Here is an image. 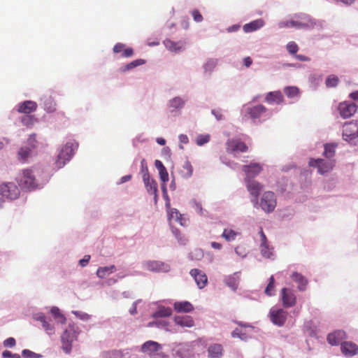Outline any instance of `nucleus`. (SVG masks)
I'll list each match as a JSON object with an SVG mask.
<instances>
[{
    "instance_id": "obj_1",
    "label": "nucleus",
    "mask_w": 358,
    "mask_h": 358,
    "mask_svg": "<svg viewBox=\"0 0 358 358\" xmlns=\"http://www.w3.org/2000/svg\"><path fill=\"white\" fill-rule=\"evenodd\" d=\"M17 182L22 189L27 190H34L41 188L42 185L39 184L34 171L31 169L23 170L22 175L17 178Z\"/></svg>"
},
{
    "instance_id": "obj_2",
    "label": "nucleus",
    "mask_w": 358,
    "mask_h": 358,
    "mask_svg": "<svg viewBox=\"0 0 358 358\" xmlns=\"http://www.w3.org/2000/svg\"><path fill=\"white\" fill-rule=\"evenodd\" d=\"M187 102L185 96H175L169 99L166 102V110L171 117H178L182 114Z\"/></svg>"
},
{
    "instance_id": "obj_3",
    "label": "nucleus",
    "mask_w": 358,
    "mask_h": 358,
    "mask_svg": "<svg viewBox=\"0 0 358 358\" xmlns=\"http://www.w3.org/2000/svg\"><path fill=\"white\" fill-rule=\"evenodd\" d=\"M78 144L76 142H67L60 150L55 165L57 168H62L66 162H69L72 158L74 150L77 149Z\"/></svg>"
},
{
    "instance_id": "obj_4",
    "label": "nucleus",
    "mask_w": 358,
    "mask_h": 358,
    "mask_svg": "<svg viewBox=\"0 0 358 358\" xmlns=\"http://www.w3.org/2000/svg\"><path fill=\"white\" fill-rule=\"evenodd\" d=\"M162 347L159 343L148 341L141 345V351L150 358H167V356L162 352Z\"/></svg>"
},
{
    "instance_id": "obj_5",
    "label": "nucleus",
    "mask_w": 358,
    "mask_h": 358,
    "mask_svg": "<svg viewBox=\"0 0 358 358\" xmlns=\"http://www.w3.org/2000/svg\"><path fill=\"white\" fill-rule=\"evenodd\" d=\"M77 334L75 327L73 324H69L67 329H66L61 336L62 343V349L66 354H70L72 350V343L76 340Z\"/></svg>"
},
{
    "instance_id": "obj_6",
    "label": "nucleus",
    "mask_w": 358,
    "mask_h": 358,
    "mask_svg": "<svg viewBox=\"0 0 358 358\" xmlns=\"http://www.w3.org/2000/svg\"><path fill=\"white\" fill-rule=\"evenodd\" d=\"M336 164L335 159H310L309 162L310 166L315 167L317 169V172L324 175L329 171H331Z\"/></svg>"
},
{
    "instance_id": "obj_7",
    "label": "nucleus",
    "mask_w": 358,
    "mask_h": 358,
    "mask_svg": "<svg viewBox=\"0 0 358 358\" xmlns=\"http://www.w3.org/2000/svg\"><path fill=\"white\" fill-rule=\"evenodd\" d=\"M245 185L250 194L252 196L251 202L254 207H258V196L260 192L263 189V185L259 182L250 178L245 179Z\"/></svg>"
},
{
    "instance_id": "obj_8",
    "label": "nucleus",
    "mask_w": 358,
    "mask_h": 358,
    "mask_svg": "<svg viewBox=\"0 0 358 358\" xmlns=\"http://www.w3.org/2000/svg\"><path fill=\"white\" fill-rule=\"evenodd\" d=\"M258 206L267 213H271L274 210L276 206V198L273 192H264L260 200L259 204Z\"/></svg>"
},
{
    "instance_id": "obj_9",
    "label": "nucleus",
    "mask_w": 358,
    "mask_h": 358,
    "mask_svg": "<svg viewBox=\"0 0 358 358\" xmlns=\"http://www.w3.org/2000/svg\"><path fill=\"white\" fill-rule=\"evenodd\" d=\"M142 266L143 268L155 273H167L171 269V266L169 264L155 260L143 262Z\"/></svg>"
},
{
    "instance_id": "obj_10",
    "label": "nucleus",
    "mask_w": 358,
    "mask_h": 358,
    "mask_svg": "<svg viewBox=\"0 0 358 358\" xmlns=\"http://www.w3.org/2000/svg\"><path fill=\"white\" fill-rule=\"evenodd\" d=\"M288 313L282 308L272 307L269 311V317L273 324L282 327L287 320Z\"/></svg>"
},
{
    "instance_id": "obj_11",
    "label": "nucleus",
    "mask_w": 358,
    "mask_h": 358,
    "mask_svg": "<svg viewBox=\"0 0 358 358\" xmlns=\"http://www.w3.org/2000/svg\"><path fill=\"white\" fill-rule=\"evenodd\" d=\"M244 108L253 120H260L262 118L264 120L269 117L271 115L266 108L261 104L252 107L245 106Z\"/></svg>"
},
{
    "instance_id": "obj_12",
    "label": "nucleus",
    "mask_w": 358,
    "mask_h": 358,
    "mask_svg": "<svg viewBox=\"0 0 358 358\" xmlns=\"http://www.w3.org/2000/svg\"><path fill=\"white\" fill-rule=\"evenodd\" d=\"M0 195L10 200L16 199L20 195V189L13 182H6L0 185Z\"/></svg>"
},
{
    "instance_id": "obj_13",
    "label": "nucleus",
    "mask_w": 358,
    "mask_h": 358,
    "mask_svg": "<svg viewBox=\"0 0 358 358\" xmlns=\"http://www.w3.org/2000/svg\"><path fill=\"white\" fill-rule=\"evenodd\" d=\"M191 353V345L188 343H175L172 348V355L175 358H187Z\"/></svg>"
},
{
    "instance_id": "obj_14",
    "label": "nucleus",
    "mask_w": 358,
    "mask_h": 358,
    "mask_svg": "<svg viewBox=\"0 0 358 358\" xmlns=\"http://www.w3.org/2000/svg\"><path fill=\"white\" fill-rule=\"evenodd\" d=\"M32 317L34 320L38 321L41 323L43 329L48 334L52 335L55 334V324L51 322L50 319L47 318L44 313H36L33 314Z\"/></svg>"
},
{
    "instance_id": "obj_15",
    "label": "nucleus",
    "mask_w": 358,
    "mask_h": 358,
    "mask_svg": "<svg viewBox=\"0 0 358 358\" xmlns=\"http://www.w3.org/2000/svg\"><path fill=\"white\" fill-rule=\"evenodd\" d=\"M32 317L34 320L38 321L41 323L43 329L48 334L52 335L55 334V324L51 322L50 319L47 318L44 313H36L33 314Z\"/></svg>"
},
{
    "instance_id": "obj_16",
    "label": "nucleus",
    "mask_w": 358,
    "mask_h": 358,
    "mask_svg": "<svg viewBox=\"0 0 358 358\" xmlns=\"http://www.w3.org/2000/svg\"><path fill=\"white\" fill-rule=\"evenodd\" d=\"M32 317L34 320L38 321L41 323L43 329L48 334L52 335L55 334V324L51 322L50 319L47 318L44 313H36L33 314Z\"/></svg>"
},
{
    "instance_id": "obj_17",
    "label": "nucleus",
    "mask_w": 358,
    "mask_h": 358,
    "mask_svg": "<svg viewBox=\"0 0 358 358\" xmlns=\"http://www.w3.org/2000/svg\"><path fill=\"white\" fill-rule=\"evenodd\" d=\"M280 298L282 305L285 308H290L294 306L296 303V297L294 292L288 288H282L280 292Z\"/></svg>"
},
{
    "instance_id": "obj_18",
    "label": "nucleus",
    "mask_w": 358,
    "mask_h": 358,
    "mask_svg": "<svg viewBox=\"0 0 358 358\" xmlns=\"http://www.w3.org/2000/svg\"><path fill=\"white\" fill-rule=\"evenodd\" d=\"M358 136V124L356 122H348L343 125V138L346 141H350Z\"/></svg>"
},
{
    "instance_id": "obj_19",
    "label": "nucleus",
    "mask_w": 358,
    "mask_h": 358,
    "mask_svg": "<svg viewBox=\"0 0 358 358\" xmlns=\"http://www.w3.org/2000/svg\"><path fill=\"white\" fill-rule=\"evenodd\" d=\"M357 106L352 102H343L338 106V110L343 118H349L357 111Z\"/></svg>"
},
{
    "instance_id": "obj_20",
    "label": "nucleus",
    "mask_w": 358,
    "mask_h": 358,
    "mask_svg": "<svg viewBox=\"0 0 358 358\" xmlns=\"http://www.w3.org/2000/svg\"><path fill=\"white\" fill-rule=\"evenodd\" d=\"M299 22V29H312L315 27L317 22L310 15L305 13H300L295 15Z\"/></svg>"
},
{
    "instance_id": "obj_21",
    "label": "nucleus",
    "mask_w": 358,
    "mask_h": 358,
    "mask_svg": "<svg viewBox=\"0 0 358 358\" xmlns=\"http://www.w3.org/2000/svg\"><path fill=\"white\" fill-rule=\"evenodd\" d=\"M248 147L246 145L238 138H231L227 142V150L229 152L234 153L236 152H246Z\"/></svg>"
},
{
    "instance_id": "obj_22",
    "label": "nucleus",
    "mask_w": 358,
    "mask_h": 358,
    "mask_svg": "<svg viewBox=\"0 0 358 358\" xmlns=\"http://www.w3.org/2000/svg\"><path fill=\"white\" fill-rule=\"evenodd\" d=\"M191 276L194 279L198 287L202 289L206 287L208 282V278L202 271L193 268L189 272Z\"/></svg>"
},
{
    "instance_id": "obj_23",
    "label": "nucleus",
    "mask_w": 358,
    "mask_h": 358,
    "mask_svg": "<svg viewBox=\"0 0 358 358\" xmlns=\"http://www.w3.org/2000/svg\"><path fill=\"white\" fill-rule=\"evenodd\" d=\"M341 350L344 356L352 357L357 354L358 346L352 342H343Z\"/></svg>"
},
{
    "instance_id": "obj_24",
    "label": "nucleus",
    "mask_w": 358,
    "mask_h": 358,
    "mask_svg": "<svg viewBox=\"0 0 358 358\" xmlns=\"http://www.w3.org/2000/svg\"><path fill=\"white\" fill-rule=\"evenodd\" d=\"M262 168L258 163H252L250 165L243 166V171L246 174L245 178H251L257 176L262 171Z\"/></svg>"
},
{
    "instance_id": "obj_25",
    "label": "nucleus",
    "mask_w": 358,
    "mask_h": 358,
    "mask_svg": "<svg viewBox=\"0 0 358 358\" xmlns=\"http://www.w3.org/2000/svg\"><path fill=\"white\" fill-rule=\"evenodd\" d=\"M345 338V332L342 330H337L331 333L327 336V341L331 345H337Z\"/></svg>"
},
{
    "instance_id": "obj_26",
    "label": "nucleus",
    "mask_w": 358,
    "mask_h": 358,
    "mask_svg": "<svg viewBox=\"0 0 358 358\" xmlns=\"http://www.w3.org/2000/svg\"><path fill=\"white\" fill-rule=\"evenodd\" d=\"M265 25V22L263 19H257L249 23L245 24L243 29L245 33H250L259 29Z\"/></svg>"
},
{
    "instance_id": "obj_27",
    "label": "nucleus",
    "mask_w": 358,
    "mask_h": 358,
    "mask_svg": "<svg viewBox=\"0 0 358 358\" xmlns=\"http://www.w3.org/2000/svg\"><path fill=\"white\" fill-rule=\"evenodd\" d=\"M207 352L208 358H222L223 355V348L220 344H212L208 346Z\"/></svg>"
},
{
    "instance_id": "obj_28",
    "label": "nucleus",
    "mask_w": 358,
    "mask_h": 358,
    "mask_svg": "<svg viewBox=\"0 0 358 358\" xmlns=\"http://www.w3.org/2000/svg\"><path fill=\"white\" fill-rule=\"evenodd\" d=\"M174 321L177 325L182 327H192L194 325V320L189 315L176 316Z\"/></svg>"
},
{
    "instance_id": "obj_29",
    "label": "nucleus",
    "mask_w": 358,
    "mask_h": 358,
    "mask_svg": "<svg viewBox=\"0 0 358 358\" xmlns=\"http://www.w3.org/2000/svg\"><path fill=\"white\" fill-rule=\"evenodd\" d=\"M36 108L37 104L36 102L32 101H25L18 105L17 111L19 113L29 114L36 110Z\"/></svg>"
},
{
    "instance_id": "obj_30",
    "label": "nucleus",
    "mask_w": 358,
    "mask_h": 358,
    "mask_svg": "<svg viewBox=\"0 0 358 358\" xmlns=\"http://www.w3.org/2000/svg\"><path fill=\"white\" fill-rule=\"evenodd\" d=\"M239 281V273L238 272L226 276L224 280V283L234 292L238 289Z\"/></svg>"
},
{
    "instance_id": "obj_31",
    "label": "nucleus",
    "mask_w": 358,
    "mask_h": 358,
    "mask_svg": "<svg viewBox=\"0 0 358 358\" xmlns=\"http://www.w3.org/2000/svg\"><path fill=\"white\" fill-rule=\"evenodd\" d=\"M291 278L293 281L298 284L297 287L299 291L303 292L306 290L308 280L302 274L298 272H293Z\"/></svg>"
},
{
    "instance_id": "obj_32",
    "label": "nucleus",
    "mask_w": 358,
    "mask_h": 358,
    "mask_svg": "<svg viewBox=\"0 0 358 358\" xmlns=\"http://www.w3.org/2000/svg\"><path fill=\"white\" fill-rule=\"evenodd\" d=\"M174 309L178 313H189L193 310L194 307L189 301H176L174 303Z\"/></svg>"
},
{
    "instance_id": "obj_33",
    "label": "nucleus",
    "mask_w": 358,
    "mask_h": 358,
    "mask_svg": "<svg viewBox=\"0 0 358 358\" xmlns=\"http://www.w3.org/2000/svg\"><path fill=\"white\" fill-rule=\"evenodd\" d=\"M163 43L171 52H179L184 49L183 43L181 41L174 42L170 39H166Z\"/></svg>"
},
{
    "instance_id": "obj_34",
    "label": "nucleus",
    "mask_w": 358,
    "mask_h": 358,
    "mask_svg": "<svg viewBox=\"0 0 358 358\" xmlns=\"http://www.w3.org/2000/svg\"><path fill=\"white\" fill-rule=\"evenodd\" d=\"M283 96L280 91H274L268 92L265 98L266 102L269 103H280L283 101Z\"/></svg>"
},
{
    "instance_id": "obj_35",
    "label": "nucleus",
    "mask_w": 358,
    "mask_h": 358,
    "mask_svg": "<svg viewBox=\"0 0 358 358\" xmlns=\"http://www.w3.org/2000/svg\"><path fill=\"white\" fill-rule=\"evenodd\" d=\"M172 314V310L171 308L165 307L159 305L155 312L152 315V317L155 319L169 317Z\"/></svg>"
},
{
    "instance_id": "obj_36",
    "label": "nucleus",
    "mask_w": 358,
    "mask_h": 358,
    "mask_svg": "<svg viewBox=\"0 0 358 358\" xmlns=\"http://www.w3.org/2000/svg\"><path fill=\"white\" fill-rule=\"evenodd\" d=\"M338 147V143H327L324 145L323 155L326 159H335L336 149Z\"/></svg>"
},
{
    "instance_id": "obj_37",
    "label": "nucleus",
    "mask_w": 358,
    "mask_h": 358,
    "mask_svg": "<svg viewBox=\"0 0 358 358\" xmlns=\"http://www.w3.org/2000/svg\"><path fill=\"white\" fill-rule=\"evenodd\" d=\"M148 327H155L158 329H164L166 331H170V332H172V333H175L176 331L172 329L171 327V325L169 324V323L166 321V320H156V321H154V322H148Z\"/></svg>"
},
{
    "instance_id": "obj_38",
    "label": "nucleus",
    "mask_w": 358,
    "mask_h": 358,
    "mask_svg": "<svg viewBox=\"0 0 358 358\" xmlns=\"http://www.w3.org/2000/svg\"><path fill=\"white\" fill-rule=\"evenodd\" d=\"M218 63L217 59L210 58L206 61L203 64V69L204 73L208 76H210L212 72L214 71Z\"/></svg>"
},
{
    "instance_id": "obj_39",
    "label": "nucleus",
    "mask_w": 358,
    "mask_h": 358,
    "mask_svg": "<svg viewBox=\"0 0 358 358\" xmlns=\"http://www.w3.org/2000/svg\"><path fill=\"white\" fill-rule=\"evenodd\" d=\"M116 271V267L115 265H111L110 266H101L99 267L96 271V275L99 278H104L110 274L113 273Z\"/></svg>"
},
{
    "instance_id": "obj_40",
    "label": "nucleus",
    "mask_w": 358,
    "mask_h": 358,
    "mask_svg": "<svg viewBox=\"0 0 358 358\" xmlns=\"http://www.w3.org/2000/svg\"><path fill=\"white\" fill-rule=\"evenodd\" d=\"M180 174L185 179H188L192 176L193 167L188 160L184 162L182 169L180 171Z\"/></svg>"
},
{
    "instance_id": "obj_41",
    "label": "nucleus",
    "mask_w": 358,
    "mask_h": 358,
    "mask_svg": "<svg viewBox=\"0 0 358 358\" xmlns=\"http://www.w3.org/2000/svg\"><path fill=\"white\" fill-rule=\"evenodd\" d=\"M50 313L57 323L64 324L66 322V317L60 312L57 306H53L50 309Z\"/></svg>"
},
{
    "instance_id": "obj_42",
    "label": "nucleus",
    "mask_w": 358,
    "mask_h": 358,
    "mask_svg": "<svg viewBox=\"0 0 358 358\" xmlns=\"http://www.w3.org/2000/svg\"><path fill=\"white\" fill-rule=\"evenodd\" d=\"M143 181L148 194L157 192V183L154 179L150 178V176L148 177V180Z\"/></svg>"
},
{
    "instance_id": "obj_43",
    "label": "nucleus",
    "mask_w": 358,
    "mask_h": 358,
    "mask_svg": "<svg viewBox=\"0 0 358 358\" xmlns=\"http://www.w3.org/2000/svg\"><path fill=\"white\" fill-rule=\"evenodd\" d=\"M168 210V217L169 220H174L175 221L179 222L180 225L183 226L184 224L182 222V215L176 208H167Z\"/></svg>"
},
{
    "instance_id": "obj_44",
    "label": "nucleus",
    "mask_w": 358,
    "mask_h": 358,
    "mask_svg": "<svg viewBox=\"0 0 358 358\" xmlns=\"http://www.w3.org/2000/svg\"><path fill=\"white\" fill-rule=\"evenodd\" d=\"M278 27L280 29L282 28H296L299 29V22H297L296 18L294 17V19L290 20H285L281 21L278 24Z\"/></svg>"
},
{
    "instance_id": "obj_45",
    "label": "nucleus",
    "mask_w": 358,
    "mask_h": 358,
    "mask_svg": "<svg viewBox=\"0 0 358 358\" xmlns=\"http://www.w3.org/2000/svg\"><path fill=\"white\" fill-rule=\"evenodd\" d=\"M42 100H43V108L47 112L52 113L55 111V103L52 97H44L43 99H42Z\"/></svg>"
},
{
    "instance_id": "obj_46",
    "label": "nucleus",
    "mask_w": 358,
    "mask_h": 358,
    "mask_svg": "<svg viewBox=\"0 0 358 358\" xmlns=\"http://www.w3.org/2000/svg\"><path fill=\"white\" fill-rule=\"evenodd\" d=\"M145 60L144 59H135L129 63H128L127 64H126L125 66H122L121 68V71L124 72V71H129L134 68H136L140 65H142V64H145Z\"/></svg>"
},
{
    "instance_id": "obj_47",
    "label": "nucleus",
    "mask_w": 358,
    "mask_h": 358,
    "mask_svg": "<svg viewBox=\"0 0 358 358\" xmlns=\"http://www.w3.org/2000/svg\"><path fill=\"white\" fill-rule=\"evenodd\" d=\"M33 150L31 148L27 146L22 147L18 151V158L20 160L23 162L26 161L27 159L30 156Z\"/></svg>"
},
{
    "instance_id": "obj_48",
    "label": "nucleus",
    "mask_w": 358,
    "mask_h": 358,
    "mask_svg": "<svg viewBox=\"0 0 358 358\" xmlns=\"http://www.w3.org/2000/svg\"><path fill=\"white\" fill-rule=\"evenodd\" d=\"M284 93L287 97L293 99L299 96V90L296 87L288 86L284 88Z\"/></svg>"
},
{
    "instance_id": "obj_49",
    "label": "nucleus",
    "mask_w": 358,
    "mask_h": 358,
    "mask_svg": "<svg viewBox=\"0 0 358 358\" xmlns=\"http://www.w3.org/2000/svg\"><path fill=\"white\" fill-rule=\"evenodd\" d=\"M238 233L232 229H225L223 231L222 236L227 241H233L236 239Z\"/></svg>"
},
{
    "instance_id": "obj_50",
    "label": "nucleus",
    "mask_w": 358,
    "mask_h": 358,
    "mask_svg": "<svg viewBox=\"0 0 358 358\" xmlns=\"http://www.w3.org/2000/svg\"><path fill=\"white\" fill-rule=\"evenodd\" d=\"M274 283L275 280L273 275H271L269 278V282L268 285L266 286L264 292L268 296H273L274 295Z\"/></svg>"
},
{
    "instance_id": "obj_51",
    "label": "nucleus",
    "mask_w": 358,
    "mask_h": 358,
    "mask_svg": "<svg viewBox=\"0 0 358 358\" xmlns=\"http://www.w3.org/2000/svg\"><path fill=\"white\" fill-rule=\"evenodd\" d=\"M189 204H190L191 207L193 208L197 213H199V215L203 214V210L202 208V205L196 199H191L189 201Z\"/></svg>"
},
{
    "instance_id": "obj_52",
    "label": "nucleus",
    "mask_w": 358,
    "mask_h": 358,
    "mask_svg": "<svg viewBox=\"0 0 358 358\" xmlns=\"http://www.w3.org/2000/svg\"><path fill=\"white\" fill-rule=\"evenodd\" d=\"M261 254L266 258H271L273 256L272 249H270L268 244L261 243Z\"/></svg>"
},
{
    "instance_id": "obj_53",
    "label": "nucleus",
    "mask_w": 358,
    "mask_h": 358,
    "mask_svg": "<svg viewBox=\"0 0 358 358\" xmlns=\"http://www.w3.org/2000/svg\"><path fill=\"white\" fill-rule=\"evenodd\" d=\"M141 172L142 173L143 180H148V177H150L148 169L145 159H142L141 162Z\"/></svg>"
},
{
    "instance_id": "obj_54",
    "label": "nucleus",
    "mask_w": 358,
    "mask_h": 358,
    "mask_svg": "<svg viewBox=\"0 0 358 358\" xmlns=\"http://www.w3.org/2000/svg\"><path fill=\"white\" fill-rule=\"evenodd\" d=\"M325 83L327 87H334L338 83V78L334 75H330L326 79Z\"/></svg>"
},
{
    "instance_id": "obj_55",
    "label": "nucleus",
    "mask_w": 358,
    "mask_h": 358,
    "mask_svg": "<svg viewBox=\"0 0 358 358\" xmlns=\"http://www.w3.org/2000/svg\"><path fill=\"white\" fill-rule=\"evenodd\" d=\"M210 136L209 134H200L197 136L196 143L199 146H202L209 142Z\"/></svg>"
},
{
    "instance_id": "obj_56",
    "label": "nucleus",
    "mask_w": 358,
    "mask_h": 358,
    "mask_svg": "<svg viewBox=\"0 0 358 358\" xmlns=\"http://www.w3.org/2000/svg\"><path fill=\"white\" fill-rule=\"evenodd\" d=\"M22 356L24 358H41L42 357V355L41 354H37V353L32 352L27 349H24L22 350Z\"/></svg>"
},
{
    "instance_id": "obj_57",
    "label": "nucleus",
    "mask_w": 358,
    "mask_h": 358,
    "mask_svg": "<svg viewBox=\"0 0 358 358\" xmlns=\"http://www.w3.org/2000/svg\"><path fill=\"white\" fill-rule=\"evenodd\" d=\"M172 232H173V235L175 236V237L176 238V239L178 240V241L180 243V244H181V245L186 244L187 239L183 236H182V234H180V231L178 229L173 228Z\"/></svg>"
},
{
    "instance_id": "obj_58",
    "label": "nucleus",
    "mask_w": 358,
    "mask_h": 358,
    "mask_svg": "<svg viewBox=\"0 0 358 358\" xmlns=\"http://www.w3.org/2000/svg\"><path fill=\"white\" fill-rule=\"evenodd\" d=\"M71 313L75 315L78 318L83 321H88L91 318V315L81 311L78 310H72Z\"/></svg>"
},
{
    "instance_id": "obj_59",
    "label": "nucleus",
    "mask_w": 358,
    "mask_h": 358,
    "mask_svg": "<svg viewBox=\"0 0 358 358\" xmlns=\"http://www.w3.org/2000/svg\"><path fill=\"white\" fill-rule=\"evenodd\" d=\"M27 147H29L31 148L32 150H34L36 146H37V141L36 140V135L35 134H31L27 139Z\"/></svg>"
},
{
    "instance_id": "obj_60",
    "label": "nucleus",
    "mask_w": 358,
    "mask_h": 358,
    "mask_svg": "<svg viewBox=\"0 0 358 358\" xmlns=\"http://www.w3.org/2000/svg\"><path fill=\"white\" fill-rule=\"evenodd\" d=\"M231 336L233 338H238L242 341H246L248 338L247 335L242 333L238 329H236L231 332Z\"/></svg>"
},
{
    "instance_id": "obj_61",
    "label": "nucleus",
    "mask_w": 358,
    "mask_h": 358,
    "mask_svg": "<svg viewBox=\"0 0 358 358\" xmlns=\"http://www.w3.org/2000/svg\"><path fill=\"white\" fill-rule=\"evenodd\" d=\"M108 358H124L123 352L120 350H112L107 352Z\"/></svg>"
},
{
    "instance_id": "obj_62",
    "label": "nucleus",
    "mask_w": 358,
    "mask_h": 358,
    "mask_svg": "<svg viewBox=\"0 0 358 358\" xmlns=\"http://www.w3.org/2000/svg\"><path fill=\"white\" fill-rule=\"evenodd\" d=\"M287 51L292 54H296L299 50L297 44L294 41H290L287 45Z\"/></svg>"
},
{
    "instance_id": "obj_63",
    "label": "nucleus",
    "mask_w": 358,
    "mask_h": 358,
    "mask_svg": "<svg viewBox=\"0 0 358 358\" xmlns=\"http://www.w3.org/2000/svg\"><path fill=\"white\" fill-rule=\"evenodd\" d=\"M159 175L161 180L163 182H166L169 180V173L166 168L162 169V170L159 171Z\"/></svg>"
},
{
    "instance_id": "obj_64",
    "label": "nucleus",
    "mask_w": 358,
    "mask_h": 358,
    "mask_svg": "<svg viewBox=\"0 0 358 358\" xmlns=\"http://www.w3.org/2000/svg\"><path fill=\"white\" fill-rule=\"evenodd\" d=\"M2 357L3 358H20V356L18 354H16V353L13 354L8 350H5L2 353Z\"/></svg>"
}]
</instances>
